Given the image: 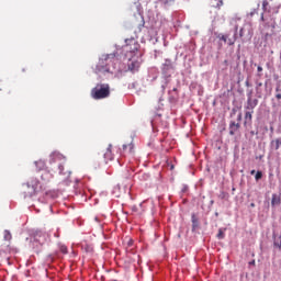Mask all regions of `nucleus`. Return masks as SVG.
<instances>
[{"mask_svg":"<svg viewBox=\"0 0 281 281\" xmlns=\"http://www.w3.org/2000/svg\"><path fill=\"white\" fill-rule=\"evenodd\" d=\"M256 106H258V101L257 99H251V94H249L248 100H247V105H246V110L247 111H254L256 109Z\"/></svg>","mask_w":281,"mask_h":281,"instance_id":"6e6552de","label":"nucleus"},{"mask_svg":"<svg viewBox=\"0 0 281 281\" xmlns=\"http://www.w3.org/2000/svg\"><path fill=\"white\" fill-rule=\"evenodd\" d=\"M249 265H256V260L250 261Z\"/></svg>","mask_w":281,"mask_h":281,"instance_id":"c85d7f7f","label":"nucleus"},{"mask_svg":"<svg viewBox=\"0 0 281 281\" xmlns=\"http://www.w3.org/2000/svg\"><path fill=\"white\" fill-rule=\"evenodd\" d=\"M277 100H281V93L276 94Z\"/></svg>","mask_w":281,"mask_h":281,"instance_id":"bb28decb","label":"nucleus"},{"mask_svg":"<svg viewBox=\"0 0 281 281\" xmlns=\"http://www.w3.org/2000/svg\"><path fill=\"white\" fill-rule=\"evenodd\" d=\"M261 21H265V15L263 14H261Z\"/></svg>","mask_w":281,"mask_h":281,"instance_id":"473e14b6","label":"nucleus"},{"mask_svg":"<svg viewBox=\"0 0 281 281\" xmlns=\"http://www.w3.org/2000/svg\"><path fill=\"white\" fill-rule=\"evenodd\" d=\"M212 8H222L223 0H211Z\"/></svg>","mask_w":281,"mask_h":281,"instance_id":"ddd939ff","label":"nucleus"},{"mask_svg":"<svg viewBox=\"0 0 281 281\" xmlns=\"http://www.w3.org/2000/svg\"><path fill=\"white\" fill-rule=\"evenodd\" d=\"M250 175H256V170H251V171H250Z\"/></svg>","mask_w":281,"mask_h":281,"instance_id":"c756f323","label":"nucleus"},{"mask_svg":"<svg viewBox=\"0 0 281 281\" xmlns=\"http://www.w3.org/2000/svg\"><path fill=\"white\" fill-rule=\"evenodd\" d=\"M111 95V86L109 83H98L91 90V98L93 100H104V98H109Z\"/></svg>","mask_w":281,"mask_h":281,"instance_id":"f03ea898","label":"nucleus"},{"mask_svg":"<svg viewBox=\"0 0 281 281\" xmlns=\"http://www.w3.org/2000/svg\"><path fill=\"white\" fill-rule=\"evenodd\" d=\"M191 221L193 229H196V227H199V218L196 217V215L192 214Z\"/></svg>","mask_w":281,"mask_h":281,"instance_id":"4468645a","label":"nucleus"},{"mask_svg":"<svg viewBox=\"0 0 281 281\" xmlns=\"http://www.w3.org/2000/svg\"><path fill=\"white\" fill-rule=\"evenodd\" d=\"M52 161H56V159H63V155L60 153L55 151L50 155Z\"/></svg>","mask_w":281,"mask_h":281,"instance_id":"dca6fc26","label":"nucleus"},{"mask_svg":"<svg viewBox=\"0 0 281 281\" xmlns=\"http://www.w3.org/2000/svg\"><path fill=\"white\" fill-rule=\"evenodd\" d=\"M250 206H251V207H256V204H255V203H251Z\"/></svg>","mask_w":281,"mask_h":281,"instance_id":"72a5a7b5","label":"nucleus"},{"mask_svg":"<svg viewBox=\"0 0 281 281\" xmlns=\"http://www.w3.org/2000/svg\"><path fill=\"white\" fill-rule=\"evenodd\" d=\"M252 114H254V111H247L245 113V124H247V122L251 123Z\"/></svg>","mask_w":281,"mask_h":281,"instance_id":"f8f14e48","label":"nucleus"},{"mask_svg":"<svg viewBox=\"0 0 281 281\" xmlns=\"http://www.w3.org/2000/svg\"><path fill=\"white\" fill-rule=\"evenodd\" d=\"M255 179H256V181H260V179H262V171H257Z\"/></svg>","mask_w":281,"mask_h":281,"instance_id":"aec40b11","label":"nucleus"},{"mask_svg":"<svg viewBox=\"0 0 281 281\" xmlns=\"http://www.w3.org/2000/svg\"><path fill=\"white\" fill-rule=\"evenodd\" d=\"M240 122H243V113L237 115V122L231 121L228 125L229 135L234 136L240 131Z\"/></svg>","mask_w":281,"mask_h":281,"instance_id":"39448f33","label":"nucleus"},{"mask_svg":"<svg viewBox=\"0 0 281 281\" xmlns=\"http://www.w3.org/2000/svg\"><path fill=\"white\" fill-rule=\"evenodd\" d=\"M103 157L105 159V164H109V161H113L115 159V156L113 155V145L110 144L103 154Z\"/></svg>","mask_w":281,"mask_h":281,"instance_id":"0eeeda50","label":"nucleus"},{"mask_svg":"<svg viewBox=\"0 0 281 281\" xmlns=\"http://www.w3.org/2000/svg\"><path fill=\"white\" fill-rule=\"evenodd\" d=\"M60 175H63V171L65 170V167L63 165L58 166Z\"/></svg>","mask_w":281,"mask_h":281,"instance_id":"393cba45","label":"nucleus"},{"mask_svg":"<svg viewBox=\"0 0 281 281\" xmlns=\"http://www.w3.org/2000/svg\"><path fill=\"white\" fill-rule=\"evenodd\" d=\"M41 178H42L43 181H50L52 180V175L49 173V171L44 170Z\"/></svg>","mask_w":281,"mask_h":281,"instance_id":"9d476101","label":"nucleus"},{"mask_svg":"<svg viewBox=\"0 0 281 281\" xmlns=\"http://www.w3.org/2000/svg\"><path fill=\"white\" fill-rule=\"evenodd\" d=\"M170 170H175V165H171Z\"/></svg>","mask_w":281,"mask_h":281,"instance_id":"2f4dec72","label":"nucleus"},{"mask_svg":"<svg viewBox=\"0 0 281 281\" xmlns=\"http://www.w3.org/2000/svg\"><path fill=\"white\" fill-rule=\"evenodd\" d=\"M236 32H238V26H235Z\"/></svg>","mask_w":281,"mask_h":281,"instance_id":"c9c22d12","label":"nucleus"},{"mask_svg":"<svg viewBox=\"0 0 281 281\" xmlns=\"http://www.w3.org/2000/svg\"><path fill=\"white\" fill-rule=\"evenodd\" d=\"M35 166H36L37 170H45V161H43V160L35 161Z\"/></svg>","mask_w":281,"mask_h":281,"instance_id":"2eb2a0df","label":"nucleus"},{"mask_svg":"<svg viewBox=\"0 0 281 281\" xmlns=\"http://www.w3.org/2000/svg\"><path fill=\"white\" fill-rule=\"evenodd\" d=\"M217 238L218 240H223V238H225V232L223 231V228L218 229Z\"/></svg>","mask_w":281,"mask_h":281,"instance_id":"a211bd4d","label":"nucleus"},{"mask_svg":"<svg viewBox=\"0 0 281 281\" xmlns=\"http://www.w3.org/2000/svg\"><path fill=\"white\" fill-rule=\"evenodd\" d=\"M267 5H269V2L267 0L262 1V8L263 10H267Z\"/></svg>","mask_w":281,"mask_h":281,"instance_id":"4be33fe9","label":"nucleus"},{"mask_svg":"<svg viewBox=\"0 0 281 281\" xmlns=\"http://www.w3.org/2000/svg\"><path fill=\"white\" fill-rule=\"evenodd\" d=\"M273 245H274V247H277L278 249H281V236H279L278 238L274 239Z\"/></svg>","mask_w":281,"mask_h":281,"instance_id":"6ab92c4d","label":"nucleus"},{"mask_svg":"<svg viewBox=\"0 0 281 281\" xmlns=\"http://www.w3.org/2000/svg\"><path fill=\"white\" fill-rule=\"evenodd\" d=\"M121 155L122 157H126V155H135V144L133 143V138H130L123 144Z\"/></svg>","mask_w":281,"mask_h":281,"instance_id":"20e7f679","label":"nucleus"},{"mask_svg":"<svg viewBox=\"0 0 281 281\" xmlns=\"http://www.w3.org/2000/svg\"><path fill=\"white\" fill-rule=\"evenodd\" d=\"M43 186L37 178H31L27 182L23 183L21 187V194L23 199H32V196H36L38 192H43Z\"/></svg>","mask_w":281,"mask_h":281,"instance_id":"f257e3e1","label":"nucleus"},{"mask_svg":"<svg viewBox=\"0 0 281 281\" xmlns=\"http://www.w3.org/2000/svg\"><path fill=\"white\" fill-rule=\"evenodd\" d=\"M228 45H234V42H233V41H229V42H228Z\"/></svg>","mask_w":281,"mask_h":281,"instance_id":"7c9ffc66","label":"nucleus"},{"mask_svg":"<svg viewBox=\"0 0 281 281\" xmlns=\"http://www.w3.org/2000/svg\"><path fill=\"white\" fill-rule=\"evenodd\" d=\"M3 238L10 243V240H12V233H10V231H4Z\"/></svg>","mask_w":281,"mask_h":281,"instance_id":"f3484780","label":"nucleus"},{"mask_svg":"<svg viewBox=\"0 0 281 281\" xmlns=\"http://www.w3.org/2000/svg\"><path fill=\"white\" fill-rule=\"evenodd\" d=\"M220 40H221V41H224V43H227V36H226V35L220 36Z\"/></svg>","mask_w":281,"mask_h":281,"instance_id":"b1692460","label":"nucleus"},{"mask_svg":"<svg viewBox=\"0 0 281 281\" xmlns=\"http://www.w3.org/2000/svg\"><path fill=\"white\" fill-rule=\"evenodd\" d=\"M142 66V61L139 60H130L128 63V69L130 71H139V67Z\"/></svg>","mask_w":281,"mask_h":281,"instance_id":"1a4fd4ad","label":"nucleus"},{"mask_svg":"<svg viewBox=\"0 0 281 281\" xmlns=\"http://www.w3.org/2000/svg\"><path fill=\"white\" fill-rule=\"evenodd\" d=\"M188 190V188H184L183 190H182V192H186Z\"/></svg>","mask_w":281,"mask_h":281,"instance_id":"f704fd0d","label":"nucleus"},{"mask_svg":"<svg viewBox=\"0 0 281 281\" xmlns=\"http://www.w3.org/2000/svg\"><path fill=\"white\" fill-rule=\"evenodd\" d=\"M59 250H60L61 254H68L67 246H65V245H61L59 247Z\"/></svg>","mask_w":281,"mask_h":281,"instance_id":"412c9836","label":"nucleus"},{"mask_svg":"<svg viewBox=\"0 0 281 281\" xmlns=\"http://www.w3.org/2000/svg\"><path fill=\"white\" fill-rule=\"evenodd\" d=\"M276 91H280V88H277Z\"/></svg>","mask_w":281,"mask_h":281,"instance_id":"e433bc0d","label":"nucleus"},{"mask_svg":"<svg viewBox=\"0 0 281 281\" xmlns=\"http://www.w3.org/2000/svg\"><path fill=\"white\" fill-rule=\"evenodd\" d=\"M239 36H240V38H243V36H245L244 29H240V31H239Z\"/></svg>","mask_w":281,"mask_h":281,"instance_id":"a878e982","label":"nucleus"},{"mask_svg":"<svg viewBox=\"0 0 281 281\" xmlns=\"http://www.w3.org/2000/svg\"><path fill=\"white\" fill-rule=\"evenodd\" d=\"M280 203H281V200H280L279 195L272 194L271 205L276 206V205H280Z\"/></svg>","mask_w":281,"mask_h":281,"instance_id":"9b49d317","label":"nucleus"},{"mask_svg":"<svg viewBox=\"0 0 281 281\" xmlns=\"http://www.w3.org/2000/svg\"><path fill=\"white\" fill-rule=\"evenodd\" d=\"M257 71L260 74V71H262V67H261V66H258V67H257Z\"/></svg>","mask_w":281,"mask_h":281,"instance_id":"cd10ccee","label":"nucleus"},{"mask_svg":"<svg viewBox=\"0 0 281 281\" xmlns=\"http://www.w3.org/2000/svg\"><path fill=\"white\" fill-rule=\"evenodd\" d=\"M265 27H272V30H276V24H265Z\"/></svg>","mask_w":281,"mask_h":281,"instance_id":"5701e85b","label":"nucleus"},{"mask_svg":"<svg viewBox=\"0 0 281 281\" xmlns=\"http://www.w3.org/2000/svg\"><path fill=\"white\" fill-rule=\"evenodd\" d=\"M139 49V43L135 38L125 40L124 50L130 54H135Z\"/></svg>","mask_w":281,"mask_h":281,"instance_id":"423d86ee","label":"nucleus"},{"mask_svg":"<svg viewBox=\"0 0 281 281\" xmlns=\"http://www.w3.org/2000/svg\"><path fill=\"white\" fill-rule=\"evenodd\" d=\"M112 55H102L97 65V74H109V58Z\"/></svg>","mask_w":281,"mask_h":281,"instance_id":"7ed1b4c3","label":"nucleus"}]
</instances>
